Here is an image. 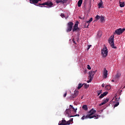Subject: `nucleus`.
<instances>
[{
	"mask_svg": "<svg viewBox=\"0 0 125 125\" xmlns=\"http://www.w3.org/2000/svg\"><path fill=\"white\" fill-rule=\"evenodd\" d=\"M96 111L93 108H92L90 111L88 112V115H90V117H92V118H95V119H98L99 117H100V115H93V114H95Z\"/></svg>",
	"mask_w": 125,
	"mask_h": 125,
	"instance_id": "obj_1",
	"label": "nucleus"
},
{
	"mask_svg": "<svg viewBox=\"0 0 125 125\" xmlns=\"http://www.w3.org/2000/svg\"><path fill=\"white\" fill-rule=\"evenodd\" d=\"M74 25V23L72 21H70L68 22L67 24V29L66 30V31L67 33H69V32H71V31L73 29V27Z\"/></svg>",
	"mask_w": 125,
	"mask_h": 125,
	"instance_id": "obj_2",
	"label": "nucleus"
},
{
	"mask_svg": "<svg viewBox=\"0 0 125 125\" xmlns=\"http://www.w3.org/2000/svg\"><path fill=\"white\" fill-rule=\"evenodd\" d=\"M114 41V36L113 37L111 36V37H110V38L109 39L108 42L110 43L111 47L112 48L116 49H117V47L115 46Z\"/></svg>",
	"mask_w": 125,
	"mask_h": 125,
	"instance_id": "obj_3",
	"label": "nucleus"
},
{
	"mask_svg": "<svg viewBox=\"0 0 125 125\" xmlns=\"http://www.w3.org/2000/svg\"><path fill=\"white\" fill-rule=\"evenodd\" d=\"M101 54L103 55L104 58H105L107 57V56L108 55V51H107V48L106 46L104 47L101 50Z\"/></svg>",
	"mask_w": 125,
	"mask_h": 125,
	"instance_id": "obj_4",
	"label": "nucleus"
},
{
	"mask_svg": "<svg viewBox=\"0 0 125 125\" xmlns=\"http://www.w3.org/2000/svg\"><path fill=\"white\" fill-rule=\"evenodd\" d=\"M125 31V28H119L118 29H116L114 33V35H120L121 34H123Z\"/></svg>",
	"mask_w": 125,
	"mask_h": 125,
	"instance_id": "obj_5",
	"label": "nucleus"
},
{
	"mask_svg": "<svg viewBox=\"0 0 125 125\" xmlns=\"http://www.w3.org/2000/svg\"><path fill=\"white\" fill-rule=\"evenodd\" d=\"M94 74H95V71H90V72H89V77H88V79L89 81L87 82L88 83L92 81V80H93Z\"/></svg>",
	"mask_w": 125,
	"mask_h": 125,
	"instance_id": "obj_6",
	"label": "nucleus"
},
{
	"mask_svg": "<svg viewBox=\"0 0 125 125\" xmlns=\"http://www.w3.org/2000/svg\"><path fill=\"white\" fill-rule=\"evenodd\" d=\"M70 114H71L70 109H69V108L66 109L65 111V116L68 117V118L73 117V116L71 115Z\"/></svg>",
	"mask_w": 125,
	"mask_h": 125,
	"instance_id": "obj_7",
	"label": "nucleus"
},
{
	"mask_svg": "<svg viewBox=\"0 0 125 125\" xmlns=\"http://www.w3.org/2000/svg\"><path fill=\"white\" fill-rule=\"evenodd\" d=\"M59 125H70V121H66L65 120H62L59 122Z\"/></svg>",
	"mask_w": 125,
	"mask_h": 125,
	"instance_id": "obj_8",
	"label": "nucleus"
},
{
	"mask_svg": "<svg viewBox=\"0 0 125 125\" xmlns=\"http://www.w3.org/2000/svg\"><path fill=\"white\" fill-rule=\"evenodd\" d=\"M53 3L52 2H46L44 3H42V4H41L40 3L39 4V5L41 7H42L43 6H41V5H47V6H48L49 7H52V5H53Z\"/></svg>",
	"mask_w": 125,
	"mask_h": 125,
	"instance_id": "obj_9",
	"label": "nucleus"
},
{
	"mask_svg": "<svg viewBox=\"0 0 125 125\" xmlns=\"http://www.w3.org/2000/svg\"><path fill=\"white\" fill-rule=\"evenodd\" d=\"M74 94H72L71 96L70 97L71 99L75 98L79 95V91L75 90Z\"/></svg>",
	"mask_w": 125,
	"mask_h": 125,
	"instance_id": "obj_10",
	"label": "nucleus"
},
{
	"mask_svg": "<svg viewBox=\"0 0 125 125\" xmlns=\"http://www.w3.org/2000/svg\"><path fill=\"white\" fill-rule=\"evenodd\" d=\"M93 19L92 18H91L90 19V20L88 21H87L85 23V25L84 26V28H88V26L89 25V24L90 23V22L92 21Z\"/></svg>",
	"mask_w": 125,
	"mask_h": 125,
	"instance_id": "obj_11",
	"label": "nucleus"
},
{
	"mask_svg": "<svg viewBox=\"0 0 125 125\" xmlns=\"http://www.w3.org/2000/svg\"><path fill=\"white\" fill-rule=\"evenodd\" d=\"M80 28H78V23H76L73 26V28L72 29L73 32H76V31H79Z\"/></svg>",
	"mask_w": 125,
	"mask_h": 125,
	"instance_id": "obj_12",
	"label": "nucleus"
},
{
	"mask_svg": "<svg viewBox=\"0 0 125 125\" xmlns=\"http://www.w3.org/2000/svg\"><path fill=\"white\" fill-rule=\"evenodd\" d=\"M92 119V117H90V115L87 114L86 116H83L82 117V118H81V119H82V120H85V119Z\"/></svg>",
	"mask_w": 125,
	"mask_h": 125,
	"instance_id": "obj_13",
	"label": "nucleus"
},
{
	"mask_svg": "<svg viewBox=\"0 0 125 125\" xmlns=\"http://www.w3.org/2000/svg\"><path fill=\"white\" fill-rule=\"evenodd\" d=\"M108 75V71L106 70V68H104V78L106 79Z\"/></svg>",
	"mask_w": 125,
	"mask_h": 125,
	"instance_id": "obj_14",
	"label": "nucleus"
},
{
	"mask_svg": "<svg viewBox=\"0 0 125 125\" xmlns=\"http://www.w3.org/2000/svg\"><path fill=\"white\" fill-rule=\"evenodd\" d=\"M69 109L70 110L72 109L74 113H77V111L78 110L77 108H75V107H74L71 104L69 105Z\"/></svg>",
	"mask_w": 125,
	"mask_h": 125,
	"instance_id": "obj_15",
	"label": "nucleus"
},
{
	"mask_svg": "<svg viewBox=\"0 0 125 125\" xmlns=\"http://www.w3.org/2000/svg\"><path fill=\"white\" fill-rule=\"evenodd\" d=\"M109 100V99L108 98L104 99V100H103V102L102 104H101L100 105L102 106V105H104V104H106V103H107V102H108Z\"/></svg>",
	"mask_w": 125,
	"mask_h": 125,
	"instance_id": "obj_16",
	"label": "nucleus"
},
{
	"mask_svg": "<svg viewBox=\"0 0 125 125\" xmlns=\"http://www.w3.org/2000/svg\"><path fill=\"white\" fill-rule=\"evenodd\" d=\"M31 3H38L39 0H30Z\"/></svg>",
	"mask_w": 125,
	"mask_h": 125,
	"instance_id": "obj_17",
	"label": "nucleus"
},
{
	"mask_svg": "<svg viewBox=\"0 0 125 125\" xmlns=\"http://www.w3.org/2000/svg\"><path fill=\"white\" fill-rule=\"evenodd\" d=\"M82 4H83V0H79L78 2V6L79 7L82 6Z\"/></svg>",
	"mask_w": 125,
	"mask_h": 125,
	"instance_id": "obj_18",
	"label": "nucleus"
},
{
	"mask_svg": "<svg viewBox=\"0 0 125 125\" xmlns=\"http://www.w3.org/2000/svg\"><path fill=\"white\" fill-rule=\"evenodd\" d=\"M119 4L120 5V7H124L125 5V2H120L119 1Z\"/></svg>",
	"mask_w": 125,
	"mask_h": 125,
	"instance_id": "obj_19",
	"label": "nucleus"
},
{
	"mask_svg": "<svg viewBox=\"0 0 125 125\" xmlns=\"http://www.w3.org/2000/svg\"><path fill=\"white\" fill-rule=\"evenodd\" d=\"M103 4V2L102 1V0H101V2L98 4L99 8H103L102 6Z\"/></svg>",
	"mask_w": 125,
	"mask_h": 125,
	"instance_id": "obj_20",
	"label": "nucleus"
},
{
	"mask_svg": "<svg viewBox=\"0 0 125 125\" xmlns=\"http://www.w3.org/2000/svg\"><path fill=\"white\" fill-rule=\"evenodd\" d=\"M105 90H109L111 89V86L110 85H107L105 87Z\"/></svg>",
	"mask_w": 125,
	"mask_h": 125,
	"instance_id": "obj_21",
	"label": "nucleus"
},
{
	"mask_svg": "<svg viewBox=\"0 0 125 125\" xmlns=\"http://www.w3.org/2000/svg\"><path fill=\"white\" fill-rule=\"evenodd\" d=\"M83 109L84 110L87 111L88 108L86 105H83Z\"/></svg>",
	"mask_w": 125,
	"mask_h": 125,
	"instance_id": "obj_22",
	"label": "nucleus"
},
{
	"mask_svg": "<svg viewBox=\"0 0 125 125\" xmlns=\"http://www.w3.org/2000/svg\"><path fill=\"white\" fill-rule=\"evenodd\" d=\"M83 84H82V83H79L78 84V86L77 87L78 89L79 90L80 89H81V88H82V87H83Z\"/></svg>",
	"mask_w": 125,
	"mask_h": 125,
	"instance_id": "obj_23",
	"label": "nucleus"
},
{
	"mask_svg": "<svg viewBox=\"0 0 125 125\" xmlns=\"http://www.w3.org/2000/svg\"><path fill=\"white\" fill-rule=\"evenodd\" d=\"M101 16H99V15H97L96 17H95V19H96V21H98L99 19H101Z\"/></svg>",
	"mask_w": 125,
	"mask_h": 125,
	"instance_id": "obj_24",
	"label": "nucleus"
},
{
	"mask_svg": "<svg viewBox=\"0 0 125 125\" xmlns=\"http://www.w3.org/2000/svg\"><path fill=\"white\" fill-rule=\"evenodd\" d=\"M120 77H121V74L118 73L117 74H116V75H115V79H119Z\"/></svg>",
	"mask_w": 125,
	"mask_h": 125,
	"instance_id": "obj_25",
	"label": "nucleus"
},
{
	"mask_svg": "<svg viewBox=\"0 0 125 125\" xmlns=\"http://www.w3.org/2000/svg\"><path fill=\"white\" fill-rule=\"evenodd\" d=\"M104 20V18L103 16H101L100 18V21L101 22H103Z\"/></svg>",
	"mask_w": 125,
	"mask_h": 125,
	"instance_id": "obj_26",
	"label": "nucleus"
},
{
	"mask_svg": "<svg viewBox=\"0 0 125 125\" xmlns=\"http://www.w3.org/2000/svg\"><path fill=\"white\" fill-rule=\"evenodd\" d=\"M56 2L57 3H62L63 4V0H57L56 1Z\"/></svg>",
	"mask_w": 125,
	"mask_h": 125,
	"instance_id": "obj_27",
	"label": "nucleus"
},
{
	"mask_svg": "<svg viewBox=\"0 0 125 125\" xmlns=\"http://www.w3.org/2000/svg\"><path fill=\"white\" fill-rule=\"evenodd\" d=\"M84 85V88H87L89 87V85L88 84H86L85 83L83 84Z\"/></svg>",
	"mask_w": 125,
	"mask_h": 125,
	"instance_id": "obj_28",
	"label": "nucleus"
},
{
	"mask_svg": "<svg viewBox=\"0 0 125 125\" xmlns=\"http://www.w3.org/2000/svg\"><path fill=\"white\" fill-rule=\"evenodd\" d=\"M67 122H69V125H70L71 123H73V118H71L70 120Z\"/></svg>",
	"mask_w": 125,
	"mask_h": 125,
	"instance_id": "obj_29",
	"label": "nucleus"
},
{
	"mask_svg": "<svg viewBox=\"0 0 125 125\" xmlns=\"http://www.w3.org/2000/svg\"><path fill=\"white\" fill-rule=\"evenodd\" d=\"M102 93V90L97 91L98 96H99Z\"/></svg>",
	"mask_w": 125,
	"mask_h": 125,
	"instance_id": "obj_30",
	"label": "nucleus"
},
{
	"mask_svg": "<svg viewBox=\"0 0 125 125\" xmlns=\"http://www.w3.org/2000/svg\"><path fill=\"white\" fill-rule=\"evenodd\" d=\"M119 103L117 102L116 103V104H115L114 105V107H117L118 106H119Z\"/></svg>",
	"mask_w": 125,
	"mask_h": 125,
	"instance_id": "obj_31",
	"label": "nucleus"
},
{
	"mask_svg": "<svg viewBox=\"0 0 125 125\" xmlns=\"http://www.w3.org/2000/svg\"><path fill=\"white\" fill-rule=\"evenodd\" d=\"M104 96V94H102L100 96H99V98L100 99H102L103 98Z\"/></svg>",
	"mask_w": 125,
	"mask_h": 125,
	"instance_id": "obj_32",
	"label": "nucleus"
},
{
	"mask_svg": "<svg viewBox=\"0 0 125 125\" xmlns=\"http://www.w3.org/2000/svg\"><path fill=\"white\" fill-rule=\"evenodd\" d=\"M91 46H92L91 45H88L87 46V51H88V50L89 49L90 47H91Z\"/></svg>",
	"mask_w": 125,
	"mask_h": 125,
	"instance_id": "obj_33",
	"label": "nucleus"
},
{
	"mask_svg": "<svg viewBox=\"0 0 125 125\" xmlns=\"http://www.w3.org/2000/svg\"><path fill=\"white\" fill-rule=\"evenodd\" d=\"M108 94V92H105L103 93L104 94V96H106Z\"/></svg>",
	"mask_w": 125,
	"mask_h": 125,
	"instance_id": "obj_34",
	"label": "nucleus"
},
{
	"mask_svg": "<svg viewBox=\"0 0 125 125\" xmlns=\"http://www.w3.org/2000/svg\"><path fill=\"white\" fill-rule=\"evenodd\" d=\"M61 17L63 18L65 17V15L64 14H61Z\"/></svg>",
	"mask_w": 125,
	"mask_h": 125,
	"instance_id": "obj_35",
	"label": "nucleus"
},
{
	"mask_svg": "<svg viewBox=\"0 0 125 125\" xmlns=\"http://www.w3.org/2000/svg\"><path fill=\"white\" fill-rule=\"evenodd\" d=\"M67 92H66L64 94H63V97H65L67 95Z\"/></svg>",
	"mask_w": 125,
	"mask_h": 125,
	"instance_id": "obj_36",
	"label": "nucleus"
},
{
	"mask_svg": "<svg viewBox=\"0 0 125 125\" xmlns=\"http://www.w3.org/2000/svg\"><path fill=\"white\" fill-rule=\"evenodd\" d=\"M68 0H63V4H64V3H66L67 2V1H68Z\"/></svg>",
	"mask_w": 125,
	"mask_h": 125,
	"instance_id": "obj_37",
	"label": "nucleus"
},
{
	"mask_svg": "<svg viewBox=\"0 0 125 125\" xmlns=\"http://www.w3.org/2000/svg\"><path fill=\"white\" fill-rule=\"evenodd\" d=\"M87 69L88 70H90L91 69V67H90V65H89V64H88V65H87Z\"/></svg>",
	"mask_w": 125,
	"mask_h": 125,
	"instance_id": "obj_38",
	"label": "nucleus"
},
{
	"mask_svg": "<svg viewBox=\"0 0 125 125\" xmlns=\"http://www.w3.org/2000/svg\"><path fill=\"white\" fill-rule=\"evenodd\" d=\"M80 117V114H77V115H75L74 116H73V117Z\"/></svg>",
	"mask_w": 125,
	"mask_h": 125,
	"instance_id": "obj_39",
	"label": "nucleus"
},
{
	"mask_svg": "<svg viewBox=\"0 0 125 125\" xmlns=\"http://www.w3.org/2000/svg\"><path fill=\"white\" fill-rule=\"evenodd\" d=\"M73 43H75V44H77V43L74 40V39L72 40Z\"/></svg>",
	"mask_w": 125,
	"mask_h": 125,
	"instance_id": "obj_40",
	"label": "nucleus"
},
{
	"mask_svg": "<svg viewBox=\"0 0 125 125\" xmlns=\"http://www.w3.org/2000/svg\"><path fill=\"white\" fill-rule=\"evenodd\" d=\"M104 85H105L103 83L102 86L103 87H104Z\"/></svg>",
	"mask_w": 125,
	"mask_h": 125,
	"instance_id": "obj_41",
	"label": "nucleus"
},
{
	"mask_svg": "<svg viewBox=\"0 0 125 125\" xmlns=\"http://www.w3.org/2000/svg\"><path fill=\"white\" fill-rule=\"evenodd\" d=\"M84 73H87V70H86V69H85V70H84Z\"/></svg>",
	"mask_w": 125,
	"mask_h": 125,
	"instance_id": "obj_42",
	"label": "nucleus"
},
{
	"mask_svg": "<svg viewBox=\"0 0 125 125\" xmlns=\"http://www.w3.org/2000/svg\"><path fill=\"white\" fill-rule=\"evenodd\" d=\"M112 82H114V81L112 80Z\"/></svg>",
	"mask_w": 125,
	"mask_h": 125,
	"instance_id": "obj_43",
	"label": "nucleus"
},
{
	"mask_svg": "<svg viewBox=\"0 0 125 125\" xmlns=\"http://www.w3.org/2000/svg\"><path fill=\"white\" fill-rule=\"evenodd\" d=\"M44 7H47V6H44Z\"/></svg>",
	"mask_w": 125,
	"mask_h": 125,
	"instance_id": "obj_44",
	"label": "nucleus"
},
{
	"mask_svg": "<svg viewBox=\"0 0 125 125\" xmlns=\"http://www.w3.org/2000/svg\"><path fill=\"white\" fill-rule=\"evenodd\" d=\"M39 1H41V0H39Z\"/></svg>",
	"mask_w": 125,
	"mask_h": 125,
	"instance_id": "obj_45",
	"label": "nucleus"
},
{
	"mask_svg": "<svg viewBox=\"0 0 125 125\" xmlns=\"http://www.w3.org/2000/svg\"><path fill=\"white\" fill-rule=\"evenodd\" d=\"M77 23H79V22H78V21H77Z\"/></svg>",
	"mask_w": 125,
	"mask_h": 125,
	"instance_id": "obj_46",
	"label": "nucleus"
}]
</instances>
